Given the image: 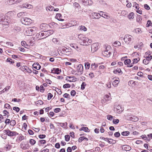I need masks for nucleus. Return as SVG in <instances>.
<instances>
[{
    "label": "nucleus",
    "instance_id": "obj_1",
    "mask_svg": "<svg viewBox=\"0 0 152 152\" xmlns=\"http://www.w3.org/2000/svg\"><path fill=\"white\" fill-rule=\"evenodd\" d=\"M78 38L81 40V45H88L87 42L88 38L85 37V36L82 34H80L78 35Z\"/></svg>",
    "mask_w": 152,
    "mask_h": 152
},
{
    "label": "nucleus",
    "instance_id": "obj_2",
    "mask_svg": "<svg viewBox=\"0 0 152 152\" xmlns=\"http://www.w3.org/2000/svg\"><path fill=\"white\" fill-rule=\"evenodd\" d=\"M22 23L26 25H28L31 23V19L25 17L22 18L21 19Z\"/></svg>",
    "mask_w": 152,
    "mask_h": 152
},
{
    "label": "nucleus",
    "instance_id": "obj_3",
    "mask_svg": "<svg viewBox=\"0 0 152 152\" xmlns=\"http://www.w3.org/2000/svg\"><path fill=\"white\" fill-rule=\"evenodd\" d=\"M10 20H8L5 17H2L0 21V24L4 26H8L10 22Z\"/></svg>",
    "mask_w": 152,
    "mask_h": 152
},
{
    "label": "nucleus",
    "instance_id": "obj_4",
    "mask_svg": "<svg viewBox=\"0 0 152 152\" xmlns=\"http://www.w3.org/2000/svg\"><path fill=\"white\" fill-rule=\"evenodd\" d=\"M37 30V28L35 27H34L32 28H29L28 29V30L26 31V32L27 35L28 36H30L32 35V34L34 33L35 31Z\"/></svg>",
    "mask_w": 152,
    "mask_h": 152
},
{
    "label": "nucleus",
    "instance_id": "obj_5",
    "mask_svg": "<svg viewBox=\"0 0 152 152\" xmlns=\"http://www.w3.org/2000/svg\"><path fill=\"white\" fill-rule=\"evenodd\" d=\"M133 39L132 37L130 35H126L124 38V41L126 43L129 44Z\"/></svg>",
    "mask_w": 152,
    "mask_h": 152
},
{
    "label": "nucleus",
    "instance_id": "obj_6",
    "mask_svg": "<svg viewBox=\"0 0 152 152\" xmlns=\"http://www.w3.org/2000/svg\"><path fill=\"white\" fill-rule=\"evenodd\" d=\"M4 131L6 132V134L10 137L15 136L17 134H18L16 132L11 131L10 130H4Z\"/></svg>",
    "mask_w": 152,
    "mask_h": 152
},
{
    "label": "nucleus",
    "instance_id": "obj_7",
    "mask_svg": "<svg viewBox=\"0 0 152 152\" xmlns=\"http://www.w3.org/2000/svg\"><path fill=\"white\" fill-rule=\"evenodd\" d=\"M99 44L98 43H94L91 45V51L94 53L99 48Z\"/></svg>",
    "mask_w": 152,
    "mask_h": 152
},
{
    "label": "nucleus",
    "instance_id": "obj_8",
    "mask_svg": "<svg viewBox=\"0 0 152 152\" xmlns=\"http://www.w3.org/2000/svg\"><path fill=\"white\" fill-rule=\"evenodd\" d=\"M77 72L79 75H81L83 73V68L82 64H79L77 67Z\"/></svg>",
    "mask_w": 152,
    "mask_h": 152
},
{
    "label": "nucleus",
    "instance_id": "obj_9",
    "mask_svg": "<svg viewBox=\"0 0 152 152\" xmlns=\"http://www.w3.org/2000/svg\"><path fill=\"white\" fill-rule=\"evenodd\" d=\"M21 70L23 71L29 73H31L32 72L31 70L28 67L26 66H23L20 68Z\"/></svg>",
    "mask_w": 152,
    "mask_h": 152
},
{
    "label": "nucleus",
    "instance_id": "obj_10",
    "mask_svg": "<svg viewBox=\"0 0 152 152\" xmlns=\"http://www.w3.org/2000/svg\"><path fill=\"white\" fill-rule=\"evenodd\" d=\"M83 2L85 5L88 6H90L92 5L93 2L91 0H85L83 1Z\"/></svg>",
    "mask_w": 152,
    "mask_h": 152
},
{
    "label": "nucleus",
    "instance_id": "obj_11",
    "mask_svg": "<svg viewBox=\"0 0 152 152\" xmlns=\"http://www.w3.org/2000/svg\"><path fill=\"white\" fill-rule=\"evenodd\" d=\"M45 36L44 37H46L49 35H50L53 34L54 31L53 30H49L45 31Z\"/></svg>",
    "mask_w": 152,
    "mask_h": 152
},
{
    "label": "nucleus",
    "instance_id": "obj_12",
    "mask_svg": "<svg viewBox=\"0 0 152 152\" xmlns=\"http://www.w3.org/2000/svg\"><path fill=\"white\" fill-rule=\"evenodd\" d=\"M20 147L23 150H25L28 148L29 147V145L25 144L23 145L22 143H21L20 144Z\"/></svg>",
    "mask_w": 152,
    "mask_h": 152
},
{
    "label": "nucleus",
    "instance_id": "obj_13",
    "mask_svg": "<svg viewBox=\"0 0 152 152\" xmlns=\"http://www.w3.org/2000/svg\"><path fill=\"white\" fill-rule=\"evenodd\" d=\"M122 149L124 150L128 151L131 149V148L128 145H124L122 146Z\"/></svg>",
    "mask_w": 152,
    "mask_h": 152
},
{
    "label": "nucleus",
    "instance_id": "obj_14",
    "mask_svg": "<svg viewBox=\"0 0 152 152\" xmlns=\"http://www.w3.org/2000/svg\"><path fill=\"white\" fill-rule=\"evenodd\" d=\"M33 68L37 70H39L41 68V66L38 63H34L32 65Z\"/></svg>",
    "mask_w": 152,
    "mask_h": 152
},
{
    "label": "nucleus",
    "instance_id": "obj_15",
    "mask_svg": "<svg viewBox=\"0 0 152 152\" xmlns=\"http://www.w3.org/2000/svg\"><path fill=\"white\" fill-rule=\"evenodd\" d=\"M61 72V70H60L59 68H53V70H52L51 72L56 74H58Z\"/></svg>",
    "mask_w": 152,
    "mask_h": 152
},
{
    "label": "nucleus",
    "instance_id": "obj_16",
    "mask_svg": "<svg viewBox=\"0 0 152 152\" xmlns=\"http://www.w3.org/2000/svg\"><path fill=\"white\" fill-rule=\"evenodd\" d=\"M112 51H104L103 54L104 56L107 57L110 56L112 53Z\"/></svg>",
    "mask_w": 152,
    "mask_h": 152
},
{
    "label": "nucleus",
    "instance_id": "obj_17",
    "mask_svg": "<svg viewBox=\"0 0 152 152\" xmlns=\"http://www.w3.org/2000/svg\"><path fill=\"white\" fill-rule=\"evenodd\" d=\"M119 83V80L118 78H117V79L115 80L113 83V85L115 87L117 86L118 84Z\"/></svg>",
    "mask_w": 152,
    "mask_h": 152
},
{
    "label": "nucleus",
    "instance_id": "obj_18",
    "mask_svg": "<svg viewBox=\"0 0 152 152\" xmlns=\"http://www.w3.org/2000/svg\"><path fill=\"white\" fill-rule=\"evenodd\" d=\"M13 31L15 33H17L20 31V27L18 26H15L13 29Z\"/></svg>",
    "mask_w": 152,
    "mask_h": 152
},
{
    "label": "nucleus",
    "instance_id": "obj_19",
    "mask_svg": "<svg viewBox=\"0 0 152 152\" xmlns=\"http://www.w3.org/2000/svg\"><path fill=\"white\" fill-rule=\"evenodd\" d=\"M48 26L47 24L45 23H42L40 26V28L43 30H45Z\"/></svg>",
    "mask_w": 152,
    "mask_h": 152
},
{
    "label": "nucleus",
    "instance_id": "obj_20",
    "mask_svg": "<svg viewBox=\"0 0 152 152\" xmlns=\"http://www.w3.org/2000/svg\"><path fill=\"white\" fill-rule=\"evenodd\" d=\"M98 65L95 63H92L91 65V68L93 70H95L97 68Z\"/></svg>",
    "mask_w": 152,
    "mask_h": 152
},
{
    "label": "nucleus",
    "instance_id": "obj_21",
    "mask_svg": "<svg viewBox=\"0 0 152 152\" xmlns=\"http://www.w3.org/2000/svg\"><path fill=\"white\" fill-rule=\"evenodd\" d=\"M105 139L107 140L108 142L110 144H115L116 142V141L113 140L112 139H108L107 138H105Z\"/></svg>",
    "mask_w": 152,
    "mask_h": 152
},
{
    "label": "nucleus",
    "instance_id": "obj_22",
    "mask_svg": "<svg viewBox=\"0 0 152 152\" xmlns=\"http://www.w3.org/2000/svg\"><path fill=\"white\" fill-rule=\"evenodd\" d=\"M99 15L100 16H102L104 18H108L109 17V16L108 15L104 14L103 12L102 11H100Z\"/></svg>",
    "mask_w": 152,
    "mask_h": 152
},
{
    "label": "nucleus",
    "instance_id": "obj_23",
    "mask_svg": "<svg viewBox=\"0 0 152 152\" xmlns=\"http://www.w3.org/2000/svg\"><path fill=\"white\" fill-rule=\"evenodd\" d=\"M22 6L23 8H26L28 9H31L32 7V5L27 3L23 4Z\"/></svg>",
    "mask_w": 152,
    "mask_h": 152
},
{
    "label": "nucleus",
    "instance_id": "obj_24",
    "mask_svg": "<svg viewBox=\"0 0 152 152\" xmlns=\"http://www.w3.org/2000/svg\"><path fill=\"white\" fill-rule=\"evenodd\" d=\"M45 31L44 32H41L39 33L38 34H37L36 35V36H40V37H42V38H41V39H43L45 38L46 37H44V36H45Z\"/></svg>",
    "mask_w": 152,
    "mask_h": 152
},
{
    "label": "nucleus",
    "instance_id": "obj_25",
    "mask_svg": "<svg viewBox=\"0 0 152 152\" xmlns=\"http://www.w3.org/2000/svg\"><path fill=\"white\" fill-rule=\"evenodd\" d=\"M130 120L132 121H137L138 120V118L136 116H133L132 117H130L129 118Z\"/></svg>",
    "mask_w": 152,
    "mask_h": 152
},
{
    "label": "nucleus",
    "instance_id": "obj_26",
    "mask_svg": "<svg viewBox=\"0 0 152 152\" xmlns=\"http://www.w3.org/2000/svg\"><path fill=\"white\" fill-rule=\"evenodd\" d=\"M84 140H85L86 141H88V139L86 137H81L79 138L78 141L79 142H81L83 141Z\"/></svg>",
    "mask_w": 152,
    "mask_h": 152
},
{
    "label": "nucleus",
    "instance_id": "obj_27",
    "mask_svg": "<svg viewBox=\"0 0 152 152\" xmlns=\"http://www.w3.org/2000/svg\"><path fill=\"white\" fill-rule=\"evenodd\" d=\"M105 100L106 101H107V102H108L109 101H110L112 98H111L110 96L107 95H106L104 96V98Z\"/></svg>",
    "mask_w": 152,
    "mask_h": 152
},
{
    "label": "nucleus",
    "instance_id": "obj_28",
    "mask_svg": "<svg viewBox=\"0 0 152 152\" xmlns=\"http://www.w3.org/2000/svg\"><path fill=\"white\" fill-rule=\"evenodd\" d=\"M56 17L59 20H61V21L64 20V19H61L62 16H61V15L60 14H59V13L57 14L56 15Z\"/></svg>",
    "mask_w": 152,
    "mask_h": 152
},
{
    "label": "nucleus",
    "instance_id": "obj_29",
    "mask_svg": "<svg viewBox=\"0 0 152 152\" xmlns=\"http://www.w3.org/2000/svg\"><path fill=\"white\" fill-rule=\"evenodd\" d=\"M134 14L131 12L128 15V17L129 19H133L134 18Z\"/></svg>",
    "mask_w": 152,
    "mask_h": 152
},
{
    "label": "nucleus",
    "instance_id": "obj_30",
    "mask_svg": "<svg viewBox=\"0 0 152 152\" xmlns=\"http://www.w3.org/2000/svg\"><path fill=\"white\" fill-rule=\"evenodd\" d=\"M129 85L130 86L136 85L137 84L135 81L131 80L129 81L128 82Z\"/></svg>",
    "mask_w": 152,
    "mask_h": 152
},
{
    "label": "nucleus",
    "instance_id": "obj_31",
    "mask_svg": "<svg viewBox=\"0 0 152 152\" xmlns=\"http://www.w3.org/2000/svg\"><path fill=\"white\" fill-rule=\"evenodd\" d=\"M58 124L59 125L64 128H66L67 125V123L66 122L65 123H58Z\"/></svg>",
    "mask_w": 152,
    "mask_h": 152
},
{
    "label": "nucleus",
    "instance_id": "obj_32",
    "mask_svg": "<svg viewBox=\"0 0 152 152\" xmlns=\"http://www.w3.org/2000/svg\"><path fill=\"white\" fill-rule=\"evenodd\" d=\"M69 49H67V48H63L62 49V51L64 52V53L65 54H69L71 53L70 51L69 50Z\"/></svg>",
    "mask_w": 152,
    "mask_h": 152
},
{
    "label": "nucleus",
    "instance_id": "obj_33",
    "mask_svg": "<svg viewBox=\"0 0 152 152\" xmlns=\"http://www.w3.org/2000/svg\"><path fill=\"white\" fill-rule=\"evenodd\" d=\"M121 45V42L118 41H116L113 43V46L115 47H117Z\"/></svg>",
    "mask_w": 152,
    "mask_h": 152
},
{
    "label": "nucleus",
    "instance_id": "obj_34",
    "mask_svg": "<svg viewBox=\"0 0 152 152\" xmlns=\"http://www.w3.org/2000/svg\"><path fill=\"white\" fill-rule=\"evenodd\" d=\"M46 9L47 11L48 10L52 11L54 9V7L51 5L48 6L46 7Z\"/></svg>",
    "mask_w": 152,
    "mask_h": 152
},
{
    "label": "nucleus",
    "instance_id": "obj_35",
    "mask_svg": "<svg viewBox=\"0 0 152 152\" xmlns=\"http://www.w3.org/2000/svg\"><path fill=\"white\" fill-rule=\"evenodd\" d=\"M116 109L117 110V112L119 113V112L122 111V109L119 105H118L116 107Z\"/></svg>",
    "mask_w": 152,
    "mask_h": 152
},
{
    "label": "nucleus",
    "instance_id": "obj_36",
    "mask_svg": "<svg viewBox=\"0 0 152 152\" xmlns=\"http://www.w3.org/2000/svg\"><path fill=\"white\" fill-rule=\"evenodd\" d=\"M93 15H92V16H95V17L94 18L99 19L100 18L99 17L100 15H99V13L98 14L96 13H94Z\"/></svg>",
    "mask_w": 152,
    "mask_h": 152
},
{
    "label": "nucleus",
    "instance_id": "obj_37",
    "mask_svg": "<svg viewBox=\"0 0 152 152\" xmlns=\"http://www.w3.org/2000/svg\"><path fill=\"white\" fill-rule=\"evenodd\" d=\"M142 20V17L140 15L137 16V22H138L139 23H140Z\"/></svg>",
    "mask_w": 152,
    "mask_h": 152
},
{
    "label": "nucleus",
    "instance_id": "obj_38",
    "mask_svg": "<svg viewBox=\"0 0 152 152\" xmlns=\"http://www.w3.org/2000/svg\"><path fill=\"white\" fill-rule=\"evenodd\" d=\"M26 13L25 12H20L19 13H18V15L17 16L18 17H23L24 16H25V15Z\"/></svg>",
    "mask_w": 152,
    "mask_h": 152
},
{
    "label": "nucleus",
    "instance_id": "obj_39",
    "mask_svg": "<svg viewBox=\"0 0 152 152\" xmlns=\"http://www.w3.org/2000/svg\"><path fill=\"white\" fill-rule=\"evenodd\" d=\"M87 28L84 26H80V31H87Z\"/></svg>",
    "mask_w": 152,
    "mask_h": 152
},
{
    "label": "nucleus",
    "instance_id": "obj_40",
    "mask_svg": "<svg viewBox=\"0 0 152 152\" xmlns=\"http://www.w3.org/2000/svg\"><path fill=\"white\" fill-rule=\"evenodd\" d=\"M105 49L104 51H112V50L111 49V47L110 46L107 45L105 46Z\"/></svg>",
    "mask_w": 152,
    "mask_h": 152
},
{
    "label": "nucleus",
    "instance_id": "obj_41",
    "mask_svg": "<svg viewBox=\"0 0 152 152\" xmlns=\"http://www.w3.org/2000/svg\"><path fill=\"white\" fill-rule=\"evenodd\" d=\"M88 129V128L87 127H82L79 130L80 131H84L85 132H88L87 130Z\"/></svg>",
    "mask_w": 152,
    "mask_h": 152
},
{
    "label": "nucleus",
    "instance_id": "obj_42",
    "mask_svg": "<svg viewBox=\"0 0 152 152\" xmlns=\"http://www.w3.org/2000/svg\"><path fill=\"white\" fill-rule=\"evenodd\" d=\"M131 61L130 59H127L126 60L124 61V63L125 65H129L131 63Z\"/></svg>",
    "mask_w": 152,
    "mask_h": 152
},
{
    "label": "nucleus",
    "instance_id": "obj_43",
    "mask_svg": "<svg viewBox=\"0 0 152 152\" xmlns=\"http://www.w3.org/2000/svg\"><path fill=\"white\" fill-rule=\"evenodd\" d=\"M70 46L71 47H72L74 48H75V49H77L78 48V46L76 44H71L70 45Z\"/></svg>",
    "mask_w": 152,
    "mask_h": 152
},
{
    "label": "nucleus",
    "instance_id": "obj_44",
    "mask_svg": "<svg viewBox=\"0 0 152 152\" xmlns=\"http://www.w3.org/2000/svg\"><path fill=\"white\" fill-rule=\"evenodd\" d=\"M29 142L31 145H33L36 143V141L34 139H31L30 140Z\"/></svg>",
    "mask_w": 152,
    "mask_h": 152
},
{
    "label": "nucleus",
    "instance_id": "obj_45",
    "mask_svg": "<svg viewBox=\"0 0 152 152\" xmlns=\"http://www.w3.org/2000/svg\"><path fill=\"white\" fill-rule=\"evenodd\" d=\"M85 66L86 69H89L90 66V64L88 62L85 63Z\"/></svg>",
    "mask_w": 152,
    "mask_h": 152
},
{
    "label": "nucleus",
    "instance_id": "obj_46",
    "mask_svg": "<svg viewBox=\"0 0 152 152\" xmlns=\"http://www.w3.org/2000/svg\"><path fill=\"white\" fill-rule=\"evenodd\" d=\"M129 131H125L123 132L121 134L123 136H127L129 134Z\"/></svg>",
    "mask_w": 152,
    "mask_h": 152
},
{
    "label": "nucleus",
    "instance_id": "obj_47",
    "mask_svg": "<svg viewBox=\"0 0 152 152\" xmlns=\"http://www.w3.org/2000/svg\"><path fill=\"white\" fill-rule=\"evenodd\" d=\"M7 3L9 5H12V4H15L14 1V0H9L8 1Z\"/></svg>",
    "mask_w": 152,
    "mask_h": 152
},
{
    "label": "nucleus",
    "instance_id": "obj_48",
    "mask_svg": "<svg viewBox=\"0 0 152 152\" xmlns=\"http://www.w3.org/2000/svg\"><path fill=\"white\" fill-rule=\"evenodd\" d=\"M146 26L147 27H148L150 26L152 27V23L151 22L150 20H148V21Z\"/></svg>",
    "mask_w": 152,
    "mask_h": 152
},
{
    "label": "nucleus",
    "instance_id": "obj_49",
    "mask_svg": "<svg viewBox=\"0 0 152 152\" xmlns=\"http://www.w3.org/2000/svg\"><path fill=\"white\" fill-rule=\"evenodd\" d=\"M119 122V120L118 119H113V123L115 124H117Z\"/></svg>",
    "mask_w": 152,
    "mask_h": 152
},
{
    "label": "nucleus",
    "instance_id": "obj_50",
    "mask_svg": "<svg viewBox=\"0 0 152 152\" xmlns=\"http://www.w3.org/2000/svg\"><path fill=\"white\" fill-rule=\"evenodd\" d=\"M86 85V84L85 82H83L81 85V89L82 90H84L85 89V86Z\"/></svg>",
    "mask_w": 152,
    "mask_h": 152
},
{
    "label": "nucleus",
    "instance_id": "obj_51",
    "mask_svg": "<svg viewBox=\"0 0 152 152\" xmlns=\"http://www.w3.org/2000/svg\"><path fill=\"white\" fill-rule=\"evenodd\" d=\"M55 88L56 89L55 90L57 92V93L60 95H61L62 94L61 90L57 88Z\"/></svg>",
    "mask_w": 152,
    "mask_h": 152
},
{
    "label": "nucleus",
    "instance_id": "obj_52",
    "mask_svg": "<svg viewBox=\"0 0 152 152\" xmlns=\"http://www.w3.org/2000/svg\"><path fill=\"white\" fill-rule=\"evenodd\" d=\"M53 95L50 93H48V99L50 100L53 97Z\"/></svg>",
    "mask_w": 152,
    "mask_h": 152
},
{
    "label": "nucleus",
    "instance_id": "obj_53",
    "mask_svg": "<svg viewBox=\"0 0 152 152\" xmlns=\"http://www.w3.org/2000/svg\"><path fill=\"white\" fill-rule=\"evenodd\" d=\"M70 136L69 135H66L65 136V140L66 141H68L70 140Z\"/></svg>",
    "mask_w": 152,
    "mask_h": 152
},
{
    "label": "nucleus",
    "instance_id": "obj_54",
    "mask_svg": "<svg viewBox=\"0 0 152 152\" xmlns=\"http://www.w3.org/2000/svg\"><path fill=\"white\" fill-rule=\"evenodd\" d=\"M11 123L10 125L14 126L16 124V121L15 120H12L11 121Z\"/></svg>",
    "mask_w": 152,
    "mask_h": 152
},
{
    "label": "nucleus",
    "instance_id": "obj_55",
    "mask_svg": "<svg viewBox=\"0 0 152 152\" xmlns=\"http://www.w3.org/2000/svg\"><path fill=\"white\" fill-rule=\"evenodd\" d=\"M121 72V70L120 69H117L113 71V72L115 74H117V73H120Z\"/></svg>",
    "mask_w": 152,
    "mask_h": 152
},
{
    "label": "nucleus",
    "instance_id": "obj_56",
    "mask_svg": "<svg viewBox=\"0 0 152 152\" xmlns=\"http://www.w3.org/2000/svg\"><path fill=\"white\" fill-rule=\"evenodd\" d=\"M71 86L69 84H66L63 85V87L64 88H69Z\"/></svg>",
    "mask_w": 152,
    "mask_h": 152
},
{
    "label": "nucleus",
    "instance_id": "obj_57",
    "mask_svg": "<svg viewBox=\"0 0 152 152\" xmlns=\"http://www.w3.org/2000/svg\"><path fill=\"white\" fill-rule=\"evenodd\" d=\"M149 60H148L146 58L144 59L143 61V62L144 64H148L149 63Z\"/></svg>",
    "mask_w": 152,
    "mask_h": 152
},
{
    "label": "nucleus",
    "instance_id": "obj_58",
    "mask_svg": "<svg viewBox=\"0 0 152 152\" xmlns=\"http://www.w3.org/2000/svg\"><path fill=\"white\" fill-rule=\"evenodd\" d=\"M24 139V137L23 136L20 134V136L19 137L18 140L20 141Z\"/></svg>",
    "mask_w": 152,
    "mask_h": 152
},
{
    "label": "nucleus",
    "instance_id": "obj_59",
    "mask_svg": "<svg viewBox=\"0 0 152 152\" xmlns=\"http://www.w3.org/2000/svg\"><path fill=\"white\" fill-rule=\"evenodd\" d=\"M13 109L14 110H15L17 113L19 112L20 110L19 107H13Z\"/></svg>",
    "mask_w": 152,
    "mask_h": 152
},
{
    "label": "nucleus",
    "instance_id": "obj_60",
    "mask_svg": "<svg viewBox=\"0 0 152 152\" xmlns=\"http://www.w3.org/2000/svg\"><path fill=\"white\" fill-rule=\"evenodd\" d=\"M45 90L43 86L41 85L39 87V91L40 92H43Z\"/></svg>",
    "mask_w": 152,
    "mask_h": 152
},
{
    "label": "nucleus",
    "instance_id": "obj_61",
    "mask_svg": "<svg viewBox=\"0 0 152 152\" xmlns=\"http://www.w3.org/2000/svg\"><path fill=\"white\" fill-rule=\"evenodd\" d=\"M61 109L59 108H56L54 110V111L55 113H57L61 111Z\"/></svg>",
    "mask_w": 152,
    "mask_h": 152
},
{
    "label": "nucleus",
    "instance_id": "obj_62",
    "mask_svg": "<svg viewBox=\"0 0 152 152\" xmlns=\"http://www.w3.org/2000/svg\"><path fill=\"white\" fill-rule=\"evenodd\" d=\"M10 87L9 86H8L6 87L3 90H2L1 92H4L5 91H7V90H8L9 89H10Z\"/></svg>",
    "mask_w": 152,
    "mask_h": 152
},
{
    "label": "nucleus",
    "instance_id": "obj_63",
    "mask_svg": "<svg viewBox=\"0 0 152 152\" xmlns=\"http://www.w3.org/2000/svg\"><path fill=\"white\" fill-rule=\"evenodd\" d=\"M76 92L74 90H72L71 92V95L72 96H74L76 94Z\"/></svg>",
    "mask_w": 152,
    "mask_h": 152
},
{
    "label": "nucleus",
    "instance_id": "obj_64",
    "mask_svg": "<svg viewBox=\"0 0 152 152\" xmlns=\"http://www.w3.org/2000/svg\"><path fill=\"white\" fill-rule=\"evenodd\" d=\"M134 6H133V7H134L136 9V10H137L138 8H139V7H138V4H137L136 2H134Z\"/></svg>",
    "mask_w": 152,
    "mask_h": 152
}]
</instances>
